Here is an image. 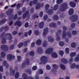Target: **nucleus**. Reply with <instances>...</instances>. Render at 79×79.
<instances>
[{
	"instance_id": "obj_39",
	"label": "nucleus",
	"mask_w": 79,
	"mask_h": 79,
	"mask_svg": "<svg viewBox=\"0 0 79 79\" xmlns=\"http://www.w3.org/2000/svg\"><path fill=\"white\" fill-rule=\"evenodd\" d=\"M76 52H72L70 54V56L71 57H73L76 56Z\"/></svg>"
},
{
	"instance_id": "obj_54",
	"label": "nucleus",
	"mask_w": 79,
	"mask_h": 79,
	"mask_svg": "<svg viewBox=\"0 0 79 79\" xmlns=\"http://www.w3.org/2000/svg\"><path fill=\"white\" fill-rule=\"evenodd\" d=\"M35 34L36 35H38L39 34V32L38 30H36L35 31Z\"/></svg>"
},
{
	"instance_id": "obj_42",
	"label": "nucleus",
	"mask_w": 79,
	"mask_h": 79,
	"mask_svg": "<svg viewBox=\"0 0 79 79\" xmlns=\"http://www.w3.org/2000/svg\"><path fill=\"white\" fill-rule=\"evenodd\" d=\"M71 46L72 47H73V48H75L76 47V43H75L73 42L71 44Z\"/></svg>"
},
{
	"instance_id": "obj_55",
	"label": "nucleus",
	"mask_w": 79,
	"mask_h": 79,
	"mask_svg": "<svg viewBox=\"0 0 79 79\" xmlns=\"http://www.w3.org/2000/svg\"><path fill=\"white\" fill-rule=\"evenodd\" d=\"M75 23H72L70 25V27L72 28H74V27H75Z\"/></svg>"
},
{
	"instance_id": "obj_23",
	"label": "nucleus",
	"mask_w": 79,
	"mask_h": 79,
	"mask_svg": "<svg viewBox=\"0 0 79 79\" xmlns=\"http://www.w3.org/2000/svg\"><path fill=\"white\" fill-rule=\"evenodd\" d=\"M29 14V11H27L26 13H24L23 15V19H25L26 16Z\"/></svg>"
},
{
	"instance_id": "obj_8",
	"label": "nucleus",
	"mask_w": 79,
	"mask_h": 79,
	"mask_svg": "<svg viewBox=\"0 0 79 79\" xmlns=\"http://www.w3.org/2000/svg\"><path fill=\"white\" fill-rule=\"evenodd\" d=\"M1 48L2 50L5 51V52H7L8 50V46L6 45H2L1 46Z\"/></svg>"
},
{
	"instance_id": "obj_48",
	"label": "nucleus",
	"mask_w": 79,
	"mask_h": 79,
	"mask_svg": "<svg viewBox=\"0 0 79 79\" xmlns=\"http://www.w3.org/2000/svg\"><path fill=\"white\" fill-rule=\"evenodd\" d=\"M77 57H76L75 58V61H78L79 60V54L77 56Z\"/></svg>"
},
{
	"instance_id": "obj_61",
	"label": "nucleus",
	"mask_w": 79,
	"mask_h": 79,
	"mask_svg": "<svg viewBox=\"0 0 79 79\" xmlns=\"http://www.w3.org/2000/svg\"><path fill=\"white\" fill-rule=\"evenodd\" d=\"M37 69V67L36 66H35L32 67V69L33 71H35V70H36Z\"/></svg>"
},
{
	"instance_id": "obj_1",
	"label": "nucleus",
	"mask_w": 79,
	"mask_h": 79,
	"mask_svg": "<svg viewBox=\"0 0 79 79\" xmlns=\"http://www.w3.org/2000/svg\"><path fill=\"white\" fill-rule=\"evenodd\" d=\"M8 35V36L7 39L8 40H10L9 43H11V42H12L11 39H12V37L10 33L6 34L5 33V32H3L1 35V37L2 38V42L3 44H4L6 43V39H5V37L6 38Z\"/></svg>"
},
{
	"instance_id": "obj_44",
	"label": "nucleus",
	"mask_w": 79,
	"mask_h": 79,
	"mask_svg": "<svg viewBox=\"0 0 79 79\" xmlns=\"http://www.w3.org/2000/svg\"><path fill=\"white\" fill-rule=\"evenodd\" d=\"M66 31H63L62 35V37H63V38H65V37H66Z\"/></svg>"
},
{
	"instance_id": "obj_49",
	"label": "nucleus",
	"mask_w": 79,
	"mask_h": 79,
	"mask_svg": "<svg viewBox=\"0 0 79 79\" xmlns=\"http://www.w3.org/2000/svg\"><path fill=\"white\" fill-rule=\"evenodd\" d=\"M65 52L67 54H68L69 52V49L67 48L65 49Z\"/></svg>"
},
{
	"instance_id": "obj_59",
	"label": "nucleus",
	"mask_w": 79,
	"mask_h": 79,
	"mask_svg": "<svg viewBox=\"0 0 79 79\" xmlns=\"http://www.w3.org/2000/svg\"><path fill=\"white\" fill-rule=\"evenodd\" d=\"M39 73L40 74H42L44 73V71H43V70L42 69H40L39 70Z\"/></svg>"
},
{
	"instance_id": "obj_46",
	"label": "nucleus",
	"mask_w": 79,
	"mask_h": 79,
	"mask_svg": "<svg viewBox=\"0 0 79 79\" xmlns=\"http://www.w3.org/2000/svg\"><path fill=\"white\" fill-rule=\"evenodd\" d=\"M45 10H48V8H49L50 6V5L49 4H46L45 6Z\"/></svg>"
},
{
	"instance_id": "obj_15",
	"label": "nucleus",
	"mask_w": 79,
	"mask_h": 79,
	"mask_svg": "<svg viewBox=\"0 0 79 79\" xmlns=\"http://www.w3.org/2000/svg\"><path fill=\"white\" fill-rule=\"evenodd\" d=\"M13 11V9H10L7 11L6 14L8 16H10L12 14Z\"/></svg>"
},
{
	"instance_id": "obj_60",
	"label": "nucleus",
	"mask_w": 79,
	"mask_h": 79,
	"mask_svg": "<svg viewBox=\"0 0 79 79\" xmlns=\"http://www.w3.org/2000/svg\"><path fill=\"white\" fill-rule=\"evenodd\" d=\"M23 78H27V74L24 73L23 75Z\"/></svg>"
},
{
	"instance_id": "obj_7",
	"label": "nucleus",
	"mask_w": 79,
	"mask_h": 79,
	"mask_svg": "<svg viewBox=\"0 0 79 79\" xmlns=\"http://www.w3.org/2000/svg\"><path fill=\"white\" fill-rule=\"evenodd\" d=\"M29 60L28 59H27L26 60L25 62H24L22 64V67L23 68H24L26 66V64H27V65H28L29 64Z\"/></svg>"
},
{
	"instance_id": "obj_56",
	"label": "nucleus",
	"mask_w": 79,
	"mask_h": 79,
	"mask_svg": "<svg viewBox=\"0 0 79 79\" xmlns=\"http://www.w3.org/2000/svg\"><path fill=\"white\" fill-rule=\"evenodd\" d=\"M46 69L47 70H50L51 69V67L50 65H47L46 66Z\"/></svg>"
},
{
	"instance_id": "obj_5",
	"label": "nucleus",
	"mask_w": 79,
	"mask_h": 79,
	"mask_svg": "<svg viewBox=\"0 0 79 79\" xmlns=\"http://www.w3.org/2000/svg\"><path fill=\"white\" fill-rule=\"evenodd\" d=\"M12 59H13V60H15V56H12V55H11V54H9L7 55V59L8 60L11 61L12 60Z\"/></svg>"
},
{
	"instance_id": "obj_33",
	"label": "nucleus",
	"mask_w": 79,
	"mask_h": 79,
	"mask_svg": "<svg viewBox=\"0 0 79 79\" xmlns=\"http://www.w3.org/2000/svg\"><path fill=\"white\" fill-rule=\"evenodd\" d=\"M6 56V54L4 52H2L1 53V56L2 58H4Z\"/></svg>"
},
{
	"instance_id": "obj_22",
	"label": "nucleus",
	"mask_w": 79,
	"mask_h": 79,
	"mask_svg": "<svg viewBox=\"0 0 79 79\" xmlns=\"http://www.w3.org/2000/svg\"><path fill=\"white\" fill-rule=\"evenodd\" d=\"M48 39L49 40V42H53L54 41V39L52 38V37L51 36H48Z\"/></svg>"
},
{
	"instance_id": "obj_58",
	"label": "nucleus",
	"mask_w": 79,
	"mask_h": 79,
	"mask_svg": "<svg viewBox=\"0 0 79 79\" xmlns=\"http://www.w3.org/2000/svg\"><path fill=\"white\" fill-rule=\"evenodd\" d=\"M34 52L33 51H31L30 52V56H34Z\"/></svg>"
},
{
	"instance_id": "obj_19",
	"label": "nucleus",
	"mask_w": 79,
	"mask_h": 79,
	"mask_svg": "<svg viewBox=\"0 0 79 79\" xmlns=\"http://www.w3.org/2000/svg\"><path fill=\"white\" fill-rule=\"evenodd\" d=\"M73 13H74V10L72 8L70 9L69 12V15H73Z\"/></svg>"
},
{
	"instance_id": "obj_29",
	"label": "nucleus",
	"mask_w": 79,
	"mask_h": 79,
	"mask_svg": "<svg viewBox=\"0 0 79 79\" xmlns=\"http://www.w3.org/2000/svg\"><path fill=\"white\" fill-rule=\"evenodd\" d=\"M49 26L51 27H56V25L54 23H52L49 24Z\"/></svg>"
},
{
	"instance_id": "obj_64",
	"label": "nucleus",
	"mask_w": 79,
	"mask_h": 79,
	"mask_svg": "<svg viewBox=\"0 0 79 79\" xmlns=\"http://www.w3.org/2000/svg\"><path fill=\"white\" fill-rule=\"evenodd\" d=\"M16 7L17 8H19L21 7V4L19 3H18L17 4Z\"/></svg>"
},
{
	"instance_id": "obj_21",
	"label": "nucleus",
	"mask_w": 79,
	"mask_h": 79,
	"mask_svg": "<svg viewBox=\"0 0 79 79\" xmlns=\"http://www.w3.org/2000/svg\"><path fill=\"white\" fill-rule=\"evenodd\" d=\"M44 26V23L43 21L41 22L39 24V27L40 28V29H42V28H43Z\"/></svg>"
},
{
	"instance_id": "obj_28",
	"label": "nucleus",
	"mask_w": 79,
	"mask_h": 79,
	"mask_svg": "<svg viewBox=\"0 0 79 79\" xmlns=\"http://www.w3.org/2000/svg\"><path fill=\"white\" fill-rule=\"evenodd\" d=\"M43 52V49L41 48H38V52L39 53H40V54H41Z\"/></svg>"
},
{
	"instance_id": "obj_47",
	"label": "nucleus",
	"mask_w": 79,
	"mask_h": 79,
	"mask_svg": "<svg viewBox=\"0 0 79 79\" xmlns=\"http://www.w3.org/2000/svg\"><path fill=\"white\" fill-rule=\"evenodd\" d=\"M72 33L73 35H75L77 34V31L73 30L72 31Z\"/></svg>"
},
{
	"instance_id": "obj_53",
	"label": "nucleus",
	"mask_w": 79,
	"mask_h": 79,
	"mask_svg": "<svg viewBox=\"0 0 79 79\" xmlns=\"http://www.w3.org/2000/svg\"><path fill=\"white\" fill-rule=\"evenodd\" d=\"M21 57L20 56H17V60L18 62H20L21 61Z\"/></svg>"
},
{
	"instance_id": "obj_13",
	"label": "nucleus",
	"mask_w": 79,
	"mask_h": 79,
	"mask_svg": "<svg viewBox=\"0 0 79 79\" xmlns=\"http://www.w3.org/2000/svg\"><path fill=\"white\" fill-rule=\"evenodd\" d=\"M75 67H76V69H79V65H76L75 63L72 64L70 67L72 69H74Z\"/></svg>"
},
{
	"instance_id": "obj_10",
	"label": "nucleus",
	"mask_w": 79,
	"mask_h": 79,
	"mask_svg": "<svg viewBox=\"0 0 79 79\" xmlns=\"http://www.w3.org/2000/svg\"><path fill=\"white\" fill-rule=\"evenodd\" d=\"M44 3L43 2L41 4L38 3H37L36 5L35 6V9L36 10H38V9H39L40 8L41 6H44Z\"/></svg>"
},
{
	"instance_id": "obj_16",
	"label": "nucleus",
	"mask_w": 79,
	"mask_h": 79,
	"mask_svg": "<svg viewBox=\"0 0 79 79\" xmlns=\"http://www.w3.org/2000/svg\"><path fill=\"white\" fill-rule=\"evenodd\" d=\"M14 25L15 26H18V27H21V21H17L15 22Z\"/></svg>"
},
{
	"instance_id": "obj_43",
	"label": "nucleus",
	"mask_w": 79,
	"mask_h": 79,
	"mask_svg": "<svg viewBox=\"0 0 79 79\" xmlns=\"http://www.w3.org/2000/svg\"><path fill=\"white\" fill-rule=\"evenodd\" d=\"M63 2V0H57L56 3L57 4H61Z\"/></svg>"
},
{
	"instance_id": "obj_51",
	"label": "nucleus",
	"mask_w": 79,
	"mask_h": 79,
	"mask_svg": "<svg viewBox=\"0 0 79 79\" xmlns=\"http://www.w3.org/2000/svg\"><path fill=\"white\" fill-rule=\"evenodd\" d=\"M67 35L68 36V37L71 38V34L70 33V32H69L67 33Z\"/></svg>"
},
{
	"instance_id": "obj_37",
	"label": "nucleus",
	"mask_w": 79,
	"mask_h": 79,
	"mask_svg": "<svg viewBox=\"0 0 79 79\" xmlns=\"http://www.w3.org/2000/svg\"><path fill=\"white\" fill-rule=\"evenodd\" d=\"M43 45L44 47H46L47 46V43L45 41H44Z\"/></svg>"
},
{
	"instance_id": "obj_35",
	"label": "nucleus",
	"mask_w": 79,
	"mask_h": 79,
	"mask_svg": "<svg viewBox=\"0 0 79 79\" xmlns=\"http://www.w3.org/2000/svg\"><path fill=\"white\" fill-rule=\"evenodd\" d=\"M60 67L63 70H64L66 69V68L64 66V65L63 64H60Z\"/></svg>"
},
{
	"instance_id": "obj_11",
	"label": "nucleus",
	"mask_w": 79,
	"mask_h": 79,
	"mask_svg": "<svg viewBox=\"0 0 79 79\" xmlns=\"http://www.w3.org/2000/svg\"><path fill=\"white\" fill-rule=\"evenodd\" d=\"M4 29L5 30V31H8V30L9 29V27H8V26H6L5 27H2L1 28H0V32H2V31H3V30Z\"/></svg>"
},
{
	"instance_id": "obj_24",
	"label": "nucleus",
	"mask_w": 79,
	"mask_h": 79,
	"mask_svg": "<svg viewBox=\"0 0 79 79\" xmlns=\"http://www.w3.org/2000/svg\"><path fill=\"white\" fill-rule=\"evenodd\" d=\"M12 67H10V71L11 73H12L13 76H14L15 74V70H13Z\"/></svg>"
},
{
	"instance_id": "obj_20",
	"label": "nucleus",
	"mask_w": 79,
	"mask_h": 79,
	"mask_svg": "<svg viewBox=\"0 0 79 79\" xmlns=\"http://www.w3.org/2000/svg\"><path fill=\"white\" fill-rule=\"evenodd\" d=\"M51 56L52 58H56L58 57L57 54L55 52L52 53L51 54Z\"/></svg>"
},
{
	"instance_id": "obj_50",
	"label": "nucleus",
	"mask_w": 79,
	"mask_h": 79,
	"mask_svg": "<svg viewBox=\"0 0 79 79\" xmlns=\"http://www.w3.org/2000/svg\"><path fill=\"white\" fill-rule=\"evenodd\" d=\"M15 45L14 44H12L10 46V50H13L14 48Z\"/></svg>"
},
{
	"instance_id": "obj_32",
	"label": "nucleus",
	"mask_w": 79,
	"mask_h": 79,
	"mask_svg": "<svg viewBox=\"0 0 79 79\" xmlns=\"http://www.w3.org/2000/svg\"><path fill=\"white\" fill-rule=\"evenodd\" d=\"M53 10L51 9L49 10L48 12V13L49 14V15H52V14H53Z\"/></svg>"
},
{
	"instance_id": "obj_6",
	"label": "nucleus",
	"mask_w": 79,
	"mask_h": 79,
	"mask_svg": "<svg viewBox=\"0 0 79 79\" xmlns=\"http://www.w3.org/2000/svg\"><path fill=\"white\" fill-rule=\"evenodd\" d=\"M72 19L71 20L72 22H75L77 20L78 16L77 15H73L72 17Z\"/></svg>"
},
{
	"instance_id": "obj_18",
	"label": "nucleus",
	"mask_w": 79,
	"mask_h": 79,
	"mask_svg": "<svg viewBox=\"0 0 79 79\" xmlns=\"http://www.w3.org/2000/svg\"><path fill=\"white\" fill-rule=\"evenodd\" d=\"M61 61L62 63H64V64H67L68 62V60L64 58H62L61 59Z\"/></svg>"
},
{
	"instance_id": "obj_14",
	"label": "nucleus",
	"mask_w": 79,
	"mask_h": 79,
	"mask_svg": "<svg viewBox=\"0 0 79 79\" xmlns=\"http://www.w3.org/2000/svg\"><path fill=\"white\" fill-rule=\"evenodd\" d=\"M53 52V48H50L48 49L46 51V53L47 54H50Z\"/></svg>"
},
{
	"instance_id": "obj_27",
	"label": "nucleus",
	"mask_w": 79,
	"mask_h": 79,
	"mask_svg": "<svg viewBox=\"0 0 79 79\" xmlns=\"http://www.w3.org/2000/svg\"><path fill=\"white\" fill-rule=\"evenodd\" d=\"M3 64L4 66H6V68H8V66H9V65L8 64H7L6 63V61H4L3 63Z\"/></svg>"
},
{
	"instance_id": "obj_26",
	"label": "nucleus",
	"mask_w": 79,
	"mask_h": 79,
	"mask_svg": "<svg viewBox=\"0 0 79 79\" xmlns=\"http://www.w3.org/2000/svg\"><path fill=\"white\" fill-rule=\"evenodd\" d=\"M36 44L38 45H40L42 44V41L38 39L37 41Z\"/></svg>"
},
{
	"instance_id": "obj_40",
	"label": "nucleus",
	"mask_w": 79,
	"mask_h": 79,
	"mask_svg": "<svg viewBox=\"0 0 79 79\" xmlns=\"http://www.w3.org/2000/svg\"><path fill=\"white\" fill-rule=\"evenodd\" d=\"M18 77H19V72H17L15 74V79H18Z\"/></svg>"
},
{
	"instance_id": "obj_12",
	"label": "nucleus",
	"mask_w": 79,
	"mask_h": 79,
	"mask_svg": "<svg viewBox=\"0 0 79 79\" xmlns=\"http://www.w3.org/2000/svg\"><path fill=\"white\" fill-rule=\"evenodd\" d=\"M37 2H38L37 0H33V1H30L29 3L30 6H32L33 5V4L35 5L37 3Z\"/></svg>"
},
{
	"instance_id": "obj_3",
	"label": "nucleus",
	"mask_w": 79,
	"mask_h": 79,
	"mask_svg": "<svg viewBox=\"0 0 79 79\" xmlns=\"http://www.w3.org/2000/svg\"><path fill=\"white\" fill-rule=\"evenodd\" d=\"M40 60L41 63H40V64H42V63L44 64L47 62V57L45 56H42L40 58Z\"/></svg>"
},
{
	"instance_id": "obj_45",
	"label": "nucleus",
	"mask_w": 79,
	"mask_h": 79,
	"mask_svg": "<svg viewBox=\"0 0 79 79\" xmlns=\"http://www.w3.org/2000/svg\"><path fill=\"white\" fill-rule=\"evenodd\" d=\"M59 44L60 46L61 47H63L64 44V42L62 41H60L59 43Z\"/></svg>"
},
{
	"instance_id": "obj_2",
	"label": "nucleus",
	"mask_w": 79,
	"mask_h": 79,
	"mask_svg": "<svg viewBox=\"0 0 79 79\" xmlns=\"http://www.w3.org/2000/svg\"><path fill=\"white\" fill-rule=\"evenodd\" d=\"M60 7L59 8V11L60 12H63L66 10L68 8V4L66 3H63L60 5Z\"/></svg>"
},
{
	"instance_id": "obj_31",
	"label": "nucleus",
	"mask_w": 79,
	"mask_h": 79,
	"mask_svg": "<svg viewBox=\"0 0 79 79\" xmlns=\"http://www.w3.org/2000/svg\"><path fill=\"white\" fill-rule=\"evenodd\" d=\"M58 16L56 15H54L53 17V19L54 20H58Z\"/></svg>"
},
{
	"instance_id": "obj_25",
	"label": "nucleus",
	"mask_w": 79,
	"mask_h": 79,
	"mask_svg": "<svg viewBox=\"0 0 79 79\" xmlns=\"http://www.w3.org/2000/svg\"><path fill=\"white\" fill-rule=\"evenodd\" d=\"M69 5L71 7H75L76 6V4L73 2H70Z\"/></svg>"
},
{
	"instance_id": "obj_63",
	"label": "nucleus",
	"mask_w": 79,
	"mask_h": 79,
	"mask_svg": "<svg viewBox=\"0 0 79 79\" xmlns=\"http://www.w3.org/2000/svg\"><path fill=\"white\" fill-rule=\"evenodd\" d=\"M40 17H42L43 16V12L41 11L40 13Z\"/></svg>"
},
{
	"instance_id": "obj_52",
	"label": "nucleus",
	"mask_w": 79,
	"mask_h": 79,
	"mask_svg": "<svg viewBox=\"0 0 79 79\" xmlns=\"http://www.w3.org/2000/svg\"><path fill=\"white\" fill-rule=\"evenodd\" d=\"M59 54L61 56H63V55H64V52L63 51H60L59 52Z\"/></svg>"
},
{
	"instance_id": "obj_17",
	"label": "nucleus",
	"mask_w": 79,
	"mask_h": 79,
	"mask_svg": "<svg viewBox=\"0 0 79 79\" xmlns=\"http://www.w3.org/2000/svg\"><path fill=\"white\" fill-rule=\"evenodd\" d=\"M48 27H47L44 29V31L43 33V35H45L47 34V33H48Z\"/></svg>"
},
{
	"instance_id": "obj_9",
	"label": "nucleus",
	"mask_w": 79,
	"mask_h": 79,
	"mask_svg": "<svg viewBox=\"0 0 79 79\" xmlns=\"http://www.w3.org/2000/svg\"><path fill=\"white\" fill-rule=\"evenodd\" d=\"M52 67L54 69H52V72H54V73H56V71H57L56 69L58 68V66L56 64H53L52 65Z\"/></svg>"
},
{
	"instance_id": "obj_34",
	"label": "nucleus",
	"mask_w": 79,
	"mask_h": 79,
	"mask_svg": "<svg viewBox=\"0 0 79 79\" xmlns=\"http://www.w3.org/2000/svg\"><path fill=\"white\" fill-rule=\"evenodd\" d=\"M26 71L27 73V74H31V73H32V71L30 69H27L26 70Z\"/></svg>"
},
{
	"instance_id": "obj_38",
	"label": "nucleus",
	"mask_w": 79,
	"mask_h": 79,
	"mask_svg": "<svg viewBox=\"0 0 79 79\" xmlns=\"http://www.w3.org/2000/svg\"><path fill=\"white\" fill-rule=\"evenodd\" d=\"M23 45H24V44H23V43H20L19 45H18V47L19 48H21L23 46Z\"/></svg>"
},
{
	"instance_id": "obj_62",
	"label": "nucleus",
	"mask_w": 79,
	"mask_h": 79,
	"mask_svg": "<svg viewBox=\"0 0 79 79\" xmlns=\"http://www.w3.org/2000/svg\"><path fill=\"white\" fill-rule=\"evenodd\" d=\"M29 26V23L28 22H27L25 24V27H27Z\"/></svg>"
},
{
	"instance_id": "obj_36",
	"label": "nucleus",
	"mask_w": 79,
	"mask_h": 79,
	"mask_svg": "<svg viewBox=\"0 0 79 79\" xmlns=\"http://www.w3.org/2000/svg\"><path fill=\"white\" fill-rule=\"evenodd\" d=\"M29 42H31V41L29 40H28L27 41H24V46H27V43H29Z\"/></svg>"
},
{
	"instance_id": "obj_57",
	"label": "nucleus",
	"mask_w": 79,
	"mask_h": 79,
	"mask_svg": "<svg viewBox=\"0 0 79 79\" xmlns=\"http://www.w3.org/2000/svg\"><path fill=\"white\" fill-rule=\"evenodd\" d=\"M48 18V16L47 15H45L44 17V21H46Z\"/></svg>"
},
{
	"instance_id": "obj_41",
	"label": "nucleus",
	"mask_w": 79,
	"mask_h": 79,
	"mask_svg": "<svg viewBox=\"0 0 79 79\" xmlns=\"http://www.w3.org/2000/svg\"><path fill=\"white\" fill-rule=\"evenodd\" d=\"M58 4H56L54 6L53 8V10H58Z\"/></svg>"
},
{
	"instance_id": "obj_30",
	"label": "nucleus",
	"mask_w": 79,
	"mask_h": 79,
	"mask_svg": "<svg viewBox=\"0 0 79 79\" xmlns=\"http://www.w3.org/2000/svg\"><path fill=\"white\" fill-rule=\"evenodd\" d=\"M6 22V19H4L1 20L0 22V25H2V24H5Z\"/></svg>"
},
{
	"instance_id": "obj_4",
	"label": "nucleus",
	"mask_w": 79,
	"mask_h": 79,
	"mask_svg": "<svg viewBox=\"0 0 79 79\" xmlns=\"http://www.w3.org/2000/svg\"><path fill=\"white\" fill-rule=\"evenodd\" d=\"M61 30H58L56 34V36L57 37L56 40H57V41H60V34H61Z\"/></svg>"
}]
</instances>
